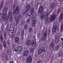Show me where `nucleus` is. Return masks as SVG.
I'll return each instance as SVG.
<instances>
[{
    "instance_id": "nucleus-1",
    "label": "nucleus",
    "mask_w": 63,
    "mask_h": 63,
    "mask_svg": "<svg viewBox=\"0 0 63 63\" xmlns=\"http://www.w3.org/2000/svg\"><path fill=\"white\" fill-rule=\"evenodd\" d=\"M20 9L18 6L16 7L13 13V15L14 16V19L15 21L16 20V18H17V15L16 14H18L19 13V10Z\"/></svg>"
},
{
    "instance_id": "nucleus-2",
    "label": "nucleus",
    "mask_w": 63,
    "mask_h": 63,
    "mask_svg": "<svg viewBox=\"0 0 63 63\" xmlns=\"http://www.w3.org/2000/svg\"><path fill=\"white\" fill-rule=\"evenodd\" d=\"M8 15L7 16V18H10V21H12L13 20V18L12 17L13 13L11 11H9L8 13Z\"/></svg>"
},
{
    "instance_id": "nucleus-3",
    "label": "nucleus",
    "mask_w": 63,
    "mask_h": 63,
    "mask_svg": "<svg viewBox=\"0 0 63 63\" xmlns=\"http://www.w3.org/2000/svg\"><path fill=\"white\" fill-rule=\"evenodd\" d=\"M15 31V28L13 27H11L9 28V33L10 36L13 35Z\"/></svg>"
},
{
    "instance_id": "nucleus-4",
    "label": "nucleus",
    "mask_w": 63,
    "mask_h": 63,
    "mask_svg": "<svg viewBox=\"0 0 63 63\" xmlns=\"http://www.w3.org/2000/svg\"><path fill=\"white\" fill-rule=\"evenodd\" d=\"M46 48L45 47H43L42 49L40 48L39 50L38 54L39 55H41L42 53V52H46Z\"/></svg>"
},
{
    "instance_id": "nucleus-5",
    "label": "nucleus",
    "mask_w": 63,
    "mask_h": 63,
    "mask_svg": "<svg viewBox=\"0 0 63 63\" xmlns=\"http://www.w3.org/2000/svg\"><path fill=\"white\" fill-rule=\"evenodd\" d=\"M57 28H58V26H57V25H55L53 27V28L52 29V33L53 34H54L55 33V32H56V31L57 29Z\"/></svg>"
},
{
    "instance_id": "nucleus-6",
    "label": "nucleus",
    "mask_w": 63,
    "mask_h": 63,
    "mask_svg": "<svg viewBox=\"0 0 63 63\" xmlns=\"http://www.w3.org/2000/svg\"><path fill=\"white\" fill-rule=\"evenodd\" d=\"M44 7L43 6H41V7L39 8L38 9V12L39 14H40L41 13H42V14H43L44 13L43 12H42L43 11V8Z\"/></svg>"
},
{
    "instance_id": "nucleus-7",
    "label": "nucleus",
    "mask_w": 63,
    "mask_h": 63,
    "mask_svg": "<svg viewBox=\"0 0 63 63\" xmlns=\"http://www.w3.org/2000/svg\"><path fill=\"white\" fill-rule=\"evenodd\" d=\"M29 51L27 50H26L23 53V55L25 57H27L29 54Z\"/></svg>"
},
{
    "instance_id": "nucleus-8",
    "label": "nucleus",
    "mask_w": 63,
    "mask_h": 63,
    "mask_svg": "<svg viewBox=\"0 0 63 63\" xmlns=\"http://www.w3.org/2000/svg\"><path fill=\"white\" fill-rule=\"evenodd\" d=\"M31 6H30V4H28V5L26 6V8L25 9V10L27 12H28V11L30 10V7Z\"/></svg>"
},
{
    "instance_id": "nucleus-9",
    "label": "nucleus",
    "mask_w": 63,
    "mask_h": 63,
    "mask_svg": "<svg viewBox=\"0 0 63 63\" xmlns=\"http://www.w3.org/2000/svg\"><path fill=\"white\" fill-rule=\"evenodd\" d=\"M7 15V13H4L2 15L3 20H6Z\"/></svg>"
},
{
    "instance_id": "nucleus-10",
    "label": "nucleus",
    "mask_w": 63,
    "mask_h": 63,
    "mask_svg": "<svg viewBox=\"0 0 63 63\" xmlns=\"http://www.w3.org/2000/svg\"><path fill=\"white\" fill-rule=\"evenodd\" d=\"M22 50V47L21 46H18L17 48V51L18 52H21Z\"/></svg>"
},
{
    "instance_id": "nucleus-11",
    "label": "nucleus",
    "mask_w": 63,
    "mask_h": 63,
    "mask_svg": "<svg viewBox=\"0 0 63 63\" xmlns=\"http://www.w3.org/2000/svg\"><path fill=\"white\" fill-rule=\"evenodd\" d=\"M8 7L6 6L5 7L3 10V12L4 13H7L8 12Z\"/></svg>"
},
{
    "instance_id": "nucleus-12",
    "label": "nucleus",
    "mask_w": 63,
    "mask_h": 63,
    "mask_svg": "<svg viewBox=\"0 0 63 63\" xmlns=\"http://www.w3.org/2000/svg\"><path fill=\"white\" fill-rule=\"evenodd\" d=\"M32 57L29 56L28 57L27 59V62L28 63H30L31 62V59Z\"/></svg>"
},
{
    "instance_id": "nucleus-13",
    "label": "nucleus",
    "mask_w": 63,
    "mask_h": 63,
    "mask_svg": "<svg viewBox=\"0 0 63 63\" xmlns=\"http://www.w3.org/2000/svg\"><path fill=\"white\" fill-rule=\"evenodd\" d=\"M19 41V39L18 37H16L15 38V42L16 43H18Z\"/></svg>"
},
{
    "instance_id": "nucleus-14",
    "label": "nucleus",
    "mask_w": 63,
    "mask_h": 63,
    "mask_svg": "<svg viewBox=\"0 0 63 63\" xmlns=\"http://www.w3.org/2000/svg\"><path fill=\"white\" fill-rule=\"evenodd\" d=\"M32 41L28 39L27 42V44L28 46H30L31 44Z\"/></svg>"
},
{
    "instance_id": "nucleus-15",
    "label": "nucleus",
    "mask_w": 63,
    "mask_h": 63,
    "mask_svg": "<svg viewBox=\"0 0 63 63\" xmlns=\"http://www.w3.org/2000/svg\"><path fill=\"white\" fill-rule=\"evenodd\" d=\"M36 41L35 40H33L32 41V47H35V45H36Z\"/></svg>"
},
{
    "instance_id": "nucleus-16",
    "label": "nucleus",
    "mask_w": 63,
    "mask_h": 63,
    "mask_svg": "<svg viewBox=\"0 0 63 63\" xmlns=\"http://www.w3.org/2000/svg\"><path fill=\"white\" fill-rule=\"evenodd\" d=\"M28 27V24H25L24 26V29L26 30H27Z\"/></svg>"
},
{
    "instance_id": "nucleus-17",
    "label": "nucleus",
    "mask_w": 63,
    "mask_h": 63,
    "mask_svg": "<svg viewBox=\"0 0 63 63\" xmlns=\"http://www.w3.org/2000/svg\"><path fill=\"white\" fill-rule=\"evenodd\" d=\"M46 39V36H45L44 35H43V36L41 37V39L42 41H45Z\"/></svg>"
},
{
    "instance_id": "nucleus-18",
    "label": "nucleus",
    "mask_w": 63,
    "mask_h": 63,
    "mask_svg": "<svg viewBox=\"0 0 63 63\" xmlns=\"http://www.w3.org/2000/svg\"><path fill=\"white\" fill-rule=\"evenodd\" d=\"M36 20H34L33 21V22L32 23V25L33 27H34L35 26V24L36 23Z\"/></svg>"
},
{
    "instance_id": "nucleus-19",
    "label": "nucleus",
    "mask_w": 63,
    "mask_h": 63,
    "mask_svg": "<svg viewBox=\"0 0 63 63\" xmlns=\"http://www.w3.org/2000/svg\"><path fill=\"white\" fill-rule=\"evenodd\" d=\"M59 40H60V38L59 37H57L55 39V42L56 43H58L59 42Z\"/></svg>"
},
{
    "instance_id": "nucleus-20",
    "label": "nucleus",
    "mask_w": 63,
    "mask_h": 63,
    "mask_svg": "<svg viewBox=\"0 0 63 63\" xmlns=\"http://www.w3.org/2000/svg\"><path fill=\"white\" fill-rule=\"evenodd\" d=\"M63 18V13H62L60 15V17H59V19L60 20H61L62 18Z\"/></svg>"
},
{
    "instance_id": "nucleus-21",
    "label": "nucleus",
    "mask_w": 63,
    "mask_h": 63,
    "mask_svg": "<svg viewBox=\"0 0 63 63\" xmlns=\"http://www.w3.org/2000/svg\"><path fill=\"white\" fill-rule=\"evenodd\" d=\"M55 3L54 2L52 3L51 4V5L50 6V8L51 9H53V8H54V7L55 6Z\"/></svg>"
},
{
    "instance_id": "nucleus-22",
    "label": "nucleus",
    "mask_w": 63,
    "mask_h": 63,
    "mask_svg": "<svg viewBox=\"0 0 63 63\" xmlns=\"http://www.w3.org/2000/svg\"><path fill=\"white\" fill-rule=\"evenodd\" d=\"M10 51H11V49H7V54L8 55H10Z\"/></svg>"
},
{
    "instance_id": "nucleus-23",
    "label": "nucleus",
    "mask_w": 63,
    "mask_h": 63,
    "mask_svg": "<svg viewBox=\"0 0 63 63\" xmlns=\"http://www.w3.org/2000/svg\"><path fill=\"white\" fill-rule=\"evenodd\" d=\"M56 17V16L55 15H53V16H51V19H54Z\"/></svg>"
},
{
    "instance_id": "nucleus-24",
    "label": "nucleus",
    "mask_w": 63,
    "mask_h": 63,
    "mask_svg": "<svg viewBox=\"0 0 63 63\" xmlns=\"http://www.w3.org/2000/svg\"><path fill=\"white\" fill-rule=\"evenodd\" d=\"M54 44L52 42L50 44V47L51 48H53V47H54Z\"/></svg>"
},
{
    "instance_id": "nucleus-25",
    "label": "nucleus",
    "mask_w": 63,
    "mask_h": 63,
    "mask_svg": "<svg viewBox=\"0 0 63 63\" xmlns=\"http://www.w3.org/2000/svg\"><path fill=\"white\" fill-rule=\"evenodd\" d=\"M3 38V35H0V39L1 41H3V40H4V38Z\"/></svg>"
},
{
    "instance_id": "nucleus-26",
    "label": "nucleus",
    "mask_w": 63,
    "mask_h": 63,
    "mask_svg": "<svg viewBox=\"0 0 63 63\" xmlns=\"http://www.w3.org/2000/svg\"><path fill=\"white\" fill-rule=\"evenodd\" d=\"M63 54V53H62V52L61 51H60V52L59 53L58 55L60 57V56H61Z\"/></svg>"
},
{
    "instance_id": "nucleus-27",
    "label": "nucleus",
    "mask_w": 63,
    "mask_h": 63,
    "mask_svg": "<svg viewBox=\"0 0 63 63\" xmlns=\"http://www.w3.org/2000/svg\"><path fill=\"white\" fill-rule=\"evenodd\" d=\"M47 31H45L44 32V33L43 35H44L45 37L47 36Z\"/></svg>"
},
{
    "instance_id": "nucleus-28",
    "label": "nucleus",
    "mask_w": 63,
    "mask_h": 63,
    "mask_svg": "<svg viewBox=\"0 0 63 63\" xmlns=\"http://www.w3.org/2000/svg\"><path fill=\"white\" fill-rule=\"evenodd\" d=\"M30 19H27L26 20V21L27 22V23H30Z\"/></svg>"
},
{
    "instance_id": "nucleus-29",
    "label": "nucleus",
    "mask_w": 63,
    "mask_h": 63,
    "mask_svg": "<svg viewBox=\"0 0 63 63\" xmlns=\"http://www.w3.org/2000/svg\"><path fill=\"white\" fill-rule=\"evenodd\" d=\"M50 21V19L49 18L47 19L46 20V22L47 23H49V22Z\"/></svg>"
},
{
    "instance_id": "nucleus-30",
    "label": "nucleus",
    "mask_w": 63,
    "mask_h": 63,
    "mask_svg": "<svg viewBox=\"0 0 63 63\" xmlns=\"http://www.w3.org/2000/svg\"><path fill=\"white\" fill-rule=\"evenodd\" d=\"M24 30L23 31L21 34V36L22 37H24Z\"/></svg>"
},
{
    "instance_id": "nucleus-31",
    "label": "nucleus",
    "mask_w": 63,
    "mask_h": 63,
    "mask_svg": "<svg viewBox=\"0 0 63 63\" xmlns=\"http://www.w3.org/2000/svg\"><path fill=\"white\" fill-rule=\"evenodd\" d=\"M32 31H33L32 30V28H30L29 30V32L30 33H31Z\"/></svg>"
},
{
    "instance_id": "nucleus-32",
    "label": "nucleus",
    "mask_w": 63,
    "mask_h": 63,
    "mask_svg": "<svg viewBox=\"0 0 63 63\" xmlns=\"http://www.w3.org/2000/svg\"><path fill=\"white\" fill-rule=\"evenodd\" d=\"M33 51H34V48H31L30 49V52H31V53H33Z\"/></svg>"
},
{
    "instance_id": "nucleus-33",
    "label": "nucleus",
    "mask_w": 63,
    "mask_h": 63,
    "mask_svg": "<svg viewBox=\"0 0 63 63\" xmlns=\"http://www.w3.org/2000/svg\"><path fill=\"white\" fill-rule=\"evenodd\" d=\"M4 28L2 27L1 29V33H3L4 32Z\"/></svg>"
},
{
    "instance_id": "nucleus-34",
    "label": "nucleus",
    "mask_w": 63,
    "mask_h": 63,
    "mask_svg": "<svg viewBox=\"0 0 63 63\" xmlns=\"http://www.w3.org/2000/svg\"><path fill=\"white\" fill-rule=\"evenodd\" d=\"M61 30L62 31H63V24L61 26Z\"/></svg>"
},
{
    "instance_id": "nucleus-35",
    "label": "nucleus",
    "mask_w": 63,
    "mask_h": 63,
    "mask_svg": "<svg viewBox=\"0 0 63 63\" xmlns=\"http://www.w3.org/2000/svg\"><path fill=\"white\" fill-rule=\"evenodd\" d=\"M2 48H3V46L1 44V43H0V50H1Z\"/></svg>"
},
{
    "instance_id": "nucleus-36",
    "label": "nucleus",
    "mask_w": 63,
    "mask_h": 63,
    "mask_svg": "<svg viewBox=\"0 0 63 63\" xmlns=\"http://www.w3.org/2000/svg\"><path fill=\"white\" fill-rule=\"evenodd\" d=\"M44 17H45V15H42V16L41 17V20H44V19H43V18H44Z\"/></svg>"
},
{
    "instance_id": "nucleus-37",
    "label": "nucleus",
    "mask_w": 63,
    "mask_h": 63,
    "mask_svg": "<svg viewBox=\"0 0 63 63\" xmlns=\"http://www.w3.org/2000/svg\"><path fill=\"white\" fill-rule=\"evenodd\" d=\"M5 59L6 60H9V58L8 57V56L7 55H6L5 57Z\"/></svg>"
},
{
    "instance_id": "nucleus-38",
    "label": "nucleus",
    "mask_w": 63,
    "mask_h": 63,
    "mask_svg": "<svg viewBox=\"0 0 63 63\" xmlns=\"http://www.w3.org/2000/svg\"><path fill=\"white\" fill-rule=\"evenodd\" d=\"M6 32H5L4 33V38H6Z\"/></svg>"
},
{
    "instance_id": "nucleus-39",
    "label": "nucleus",
    "mask_w": 63,
    "mask_h": 63,
    "mask_svg": "<svg viewBox=\"0 0 63 63\" xmlns=\"http://www.w3.org/2000/svg\"><path fill=\"white\" fill-rule=\"evenodd\" d=\"M59 45H58L56 47V49L57 50H58L59 49Z\"/></svg>"
},
{
    "instance_id": "nucleus-40",
    "label": "nucleus",
    "mask_w": 63,
    "mask_h": 63,
    "mask_svg": "<svg viewBox=\"0 0 63 63\" xmlns=\"http://www.w3.org/2000/svg\"><path fill=\"white\" fill-rule=\"evenodd\" d=\"M48 15H49V13L47 12L46 15V17H47L48 16Z\"/></svg>"
},
{
    "instance_id": "nucleus-41",
    "label": "nucleus",
    "mask_w": 63,
    "mask_h": 63,
    "mask_svg": "<svg viewBox=\"0 0 63 63\" xmlns=\"http://www.w3.org/2000/svg\"><path fill=\"white\" fill-rule=\"evenodd\" d=\"M24 24V23H22V22H21L20 23V25L21 26H23V25Z\"/></svg>"
},
{
    "instance_id": "nucleus-42",
    "label": "nucleus",
    "mask_w": 63,
    "mask_h": 63,
    "mask_svg": "<svg viewBox=\"0 0 63 63\" xmlns=\"http://www.w3.org/2000/svg\"><path fill=\"white\" fill-rule=\"evenodd\" d=\"M21 22H22L23 23H25V20H21Z\"/></svg>"
},
{
    "instance_id": "nucleus-43",
    "label": "nucleus",
    "mask_w": 63,
    "mask_h": 63,
    "mask_svg": "<svg viewBox=\"0 0 63 63\" xmlns=\"http://www.w3.org/2000/svg\"><path fill=\"white\" fill-rule=\"evenodd\" d=\"M16 7V4H14L13 5V10H14L15 9V7Z\"/></svg>"
},
{
    "instance_id": "nucleus-44",
    "label": "nucleus",
    "mask_w": 63,
    "mask_h": 63,
    "mask_svg": "<svg viewBox=\"0 0 63 63\" xmlns=\"http://www.w3.org/2000/svg\"><path fill=\"white\" fill-rule=\"evenodd\" d=\"M3 47L4 48H7V46H6V44L4 45Z\"/></svg>"
},
{
    "instance_id": "nucleus-45",
    "label": "nucleus",
    "mask_w": 63,
    "mask_h": 63,
    "mask_svg": "<svg viewBox=\"0 0 63 63\" xmlns=\"http://www.w3.org/2000/svg\"><path fill=\"white\" fill-rule=\"evenodd\" d=\"M34 8H32V9L31 10V12H32V13H33L34 12Z\"/></svg>"
},
{
    "instance_id": "nucleus-46",
    "label": "nucleus",
    "mask_w": 63,
    "mask_h": 63,
    "mask_svg": "<svg viewBox=\"0 0 63 63\" xmlns=\"http://www.w3.org/2000/svg\"><path fill=\"white\" fill-rule=\"evenodd\" d=\"M18 17L20 18H21V15H19L18 16Z\"/></svg>"
},
{
    "instance_id": "nucleus-47",
    "label": "nucleus",
    "mask_w": 63,
    "mask_h": 63,
    "mask_svg": "<svg viewBox=\"0 0 63 63\" xmlns=\"http://www.w3.org/2000/svg\"><path fill=\"white\" fill-rule=\"evenodd\" d=\"M3 44L4 45H6V42L5 41H4Z\"/></svg>"
},
{
    "instance_id": "nucleus-48",
    "label": "nucleus",
    "mask_w": 63,
    "mask_h": 63,
    "mask_svg": "<svg viewBox=\"0 0 63 63\" xmlns=\"http://www.w3.org/2000/svg\"><path fill=\"white\" fill-rule=\"evenodd\" d=\"M58 13H59L60 12V11H61V10H60V9H59L58 10Z\"/></svg>"
},
{
    "instance_id": "nucleus-49",
    "label": "nucleus",
    "mask_w": 63,
    "mask_h": 63,
    "mask_svg": "<svg viewBox=\"0 0 63 63\" xmlns=\"http://www.w3.org/2000/svg\"><path fill=\"white\" fill-rule=\"evenodd\" d=\"M29 15V13H27L26 14V16L27 17V16H28Z\"/></svg>"
},
{
    "instance_id": "nucleus-50",
    "label": "nucleus",
    "mask_w": 63,
    "mask_h": 63,
    "mask_svg": "<svg viewBox=\"0 0 63 63\" xmlns=\"http://www.w3.org/2000/svg\"><path fill=\"white\" fill-rule=\"evenodd\" d=\"M14 51H15L16 52L17 51V49L16 48H14Z\"/></svg>"
},
{
    "instance_id": "nucleus-51",
    "label": "nucleus",
    "mask_w": 63,
    "mask_h": 63,
    "mask_svg": "<svg viewBox=\"0 0 63 63\" xmlns=\"http://www.w3.org/2000/svg\"><path fill=\"white\" fill-rule=\"evenodd\" d=\"M10 63H14L13 61H10Z\"/></svg>"
},
{
    "instance_id": "nucleus-52",
    "label": "nucleus",
    "mask_w": 63,
    "mask_h": 63,
    "mask_svg": "<svg viewBox=\"0 0 63 63\" xmlns=\"http://www.w3.org/2000/svg\"><path fill=\"white\" fill-rule=\"evenodd\" d=\"M61 41H63V38H61Z\"/></svg>"
},
{
    "instance_id": "nucleus-53",
    "label": "nucleus",
    "mask_w": 63,
    "mask_h": 63,
    "mask_svg": "<svg viewBox=\"0 0 63 63\" xmlns=\"http://www.w3.org/2000/svg\"><path fill=\"white\" fill-rule=\"evenodd\" d=\"M59 1L60 2H62V1H63V0H60Z\"/></svg>"
},
{
    "instance_id": "nucleus-54",
    "label": "nucleus",
    "mask_w": 63,
    "mask_h": 63,
    "mask_svg": "<svg viewBox=\"0 0 63 63\" xmlns=\"http://www.w3.org/2000/svg\"><path fill=\"white\" fill-rule=\"evenodd\" d=\"M3 4L1 3V7H2V6H3Z\"/></svg>"
},
{
    "instance_id": "nucleus-55",
    "label": "nucleus",
    "mask_w": 63,
    "mask_h": 63,
    "mask_svg": "<svg viewBox=\"0 0 63 63\" xmlns=\"http://www.w3.org/2000/svg\"><path fill=\"white\" fill-rule=\"evenodd\" d=\"M8 19H10V18H7H7L6 19V20H7V21H8Z\"/></svg>"
},
{
    "instance_id": "nucleus-56",
    "label": "nucleus",
    "mask_w": 63,
    "mask_h": 63,
    "mask_svg": "<svg viewBox=\"0 0 63 63\" xmlns=\"http://www.w3.org/2000/svg\"><path fill=\"white\" fill-rule=\"evenodd\" d=\"M38 36L39 37V36H41V34H39L38 35Z\"/></svg>"
},
{
    "instance_id": "nucleus-57",
    "label": "nucleus",
    "mask_w": 63,
    "mask_h": 63,
    "mask_svg": "<svg viewBox=\"0 0 63 63\" xmlns=\"http://www.w3.org/2000/svg\"><path fill=\"white\" fill-rule=\"evenodd\" d=\"M1 6H0V11H1Z\"/></svg>"
},
{
    "instance_id": "nucleus-58",
    "label": "nucleus",
    "mask_w": 63,
    "mask_h": 63,
    "mask_svg": "<svg viewBox=\"0 0 63 63\" xmlns=\"http://www.w3.org/2000/svg\"><path fill=\"white\" fill-rule=\"evenodd\" d=\"M51 58L52 59H53V56Z\"/></svg>"
},
{
    "instance_id": "nucleus-59",
    "label": "nucleus",
    "mask_w": 63,
    "mask_h": 63,
    "mask_svg": "<svg viewBox=\"0 0 63 63\" xmlns=\"http://www.w3.org/2000/svg\"><path fill=\"white\" fill-rule=\"evenodd\" d=\"M1 4H4V2H3V1L2 2V3H1Z\"/></svg>"
},
{
    "instance_id": "nucleus-60",
    "label": "nucleus",
    "mask_w": 63,
    "mask_h": 63,
    "mask_svg": "<svg viewBox=\"0 0 63 63\" xmlns=\"http://www.w3.org/2000/svg\"><path fill=\"white\" fill-rule=\"evenodd\" d=\"M37 4H37V5H38V6H39V3H37Z\"/></svg>"
},
{
    "instance_id": "nucleus-61",
    "label": "nucleus",
    "mask_w": 63,
    "mask_h": 63,
    "mask_svg": "<svg viewBox=\"0 0 63 63\" xmlns=\"http://www.w3.org/2000/svg\"><path fill=\"white\" fill-rule=\"evenodd\" d=\"M41 33H42V34H44V33H43V32H41Z\"/></svg>"
},
{
    "instance_id": "nucleus-62",
    "label": "nucleus",
    "mask_w": 63,
    "mask_h": 63,
    "mask_svg": "<svg viewBox=\"0 0 63 63\" xmlns=\"http://www.w3.org/2000/svg\"><path fill=\"white\" fill-rule=\"evenodd\" d=\"M14 38V36L13 35L12 37V38Z\"/></svg>"
},
{
    "instance_id": "nucleus-63",
    "label": "nucleus",
    "mask_w": 63,
    "mask_h": 63,
    "mask_svg": "<svg viewBox=\"0 0 63 63\" xmlns=\"http://www.w3.org/2000/svg\"><path fill=\"white\" fill-rule=\"evenodd\" d=\"M29 16H31L30 15H29Z\"/></svg>"
},
{
    "instance_id": "nucleus-64",
    "label": "nucleus",
    "mask_w": 63,
    "mask_h": 63,
    "mask_svg": "<svg viewBox=\"0 0 63 63\" xmlns=\"http://www.w3.org/2000/svg\"><path fill=\"white\" fill-rule=\"evenodd\" d=\"M3 57H5V56H4Z\"/></svg>"
}]
</instances>
